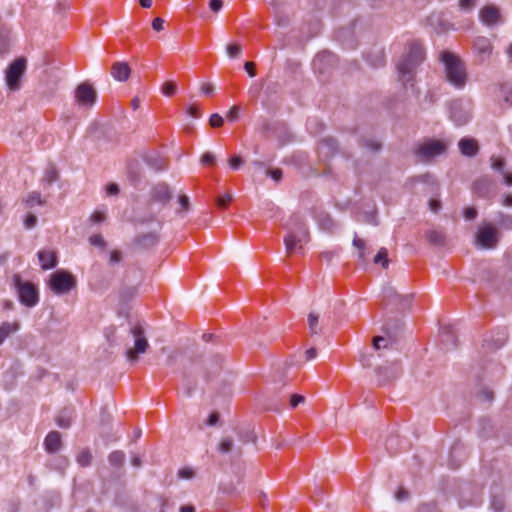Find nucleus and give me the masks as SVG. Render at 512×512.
<instances>
[{"mask_svg":"<svg viewBox=\"0 0 512 512\" xmlns=\"http://www.w3.org/2000/svg\"><path fill=\"white\" fill-rule=\"evenodd\" d=\"M287 234L284 237V245L287 254H292L296 250H302L303 245L310 241V233L305 218L295 213L291 215L284 225Z\"/></svg>","mask_w":512,"mask_h":512,"instance_id":"obj_1","label":"nucleus"},{"mask_svg":"<svg viewBox=\"0 0 512 512\" xmlns=\"http://www.w3.org/2000/svg\"><path fill=\"white\" fill-rule=\"evenodd\" d=\"M124 346L126 348L125 357L132 365L139 361L140 355L147 352L149 342L141 325L136 324L128 329Z\"/></svg>","mask_w":512,"mask_h":512,"instance_id":"obj_2","label":"nucleus"},{"mask_svg":"<svg viewBox=\"0 0 512 512\" xmlns=\"http://www.w3.org/2000/svg\"><path fill=\"white\" fill-rule=\"evenodd\" d=\"M425 53L422 46L418 43H412L408 52L398 64L400 80L406 84L413 80L417 67L423 62Z\"/></svg>","mask_w":512,"mask_h":512,"instance_id":"obj_3","label":"nucleus"},{"mask_svg":"<svg viewBox=\"0 0 512 512\" xmlns=\"http://www.w3.org/2000/svg\"><path fill=\"white\" fill-rule=\"evenodd\" d=\"M446 79L456 88H462L467 81L466 68L462 60L455 54L444 51L441 53Z\"/></svg>","mask_w":512,"mask_h":512,"instance_id":"obj_4","label":"nucleus"},{"mask_svg":"<svg viewBox=\"0 0 512 512\" xmlns=\"http://www.w3.org/2000/svg\"><path fill=\"white\" fill-rule=\"evenodd\" d=\"M12 282L22 305L32 308L39 303V292L35 284L24 281L19 274L13 275Z\"/></svg>","mask_w":512,"mask_h":512,"instance_id":"obj_5","label":"nucleus"},{"mask_svg":"<svg viewBox=\"0 0 512 512\" xmlns=\"http://www.w3.org/2000/svg\"><path fill=\"white\" fill-rule=\"evenodd\" d=\"M447 145L441 140L427 139L420 143L415 154L420 161L428 162L434 157L443 155L446 153Z\"/></svg>","mask_w":512,"mask_h":512,"instance_id":"obj_6","label":"nucleus"},{"mask_svg":"<svg viewBox=\"0 0 512 512\" xmlns=\"http://www.w3.org/2000/svg\"><path fill=\"white\" fill-rule=\"evenodd\" d=\"M27 60L24 57L15 59L5 70V81L11 91L20 89V81L26 71Z\"/></svg>","mask_w":512,"mask_h":512,"instance_id":"obj_7","label":"nucleus"},{"mask_svg":"<svg viewBox=\"0 0 512 512\" xmlns=\"http://www.w3.org/2000/svg\"><path fill=\"white\" fill-rule=\"evenodd\" d=\"M49 286L55 294L63 295L75 288L76 280L69 272L58 270L50 276Z\"/></svg>","mask_w":512,"mask_h":512,"instance_id":"obj_8","label":"nucleus"},{"mask_svg":"<svg viewBox=\"0 0 512 512\" xmlns=\"http://www.w3.org/2000/svg\"><path fill=\"white\" fill-rule=\"evenodd\" d=\"M498 229L486 223L475 234V244L482 249H493L499 241Z\"/></svg>","mask_w":512,"mask_h":512,"instance_id":"obj_9","label":"nucleus"},{"mask_svg":"<svg viewBox=\"0 0 512 512\" xmlns=\"http://www.w3.org/2000/svg\"><path fill=\"white\" fill-rule=\"evenodd\" d=\"M450 118L458 126L465 125L471 118L469 104L461 100L453 101L450 105Z\"/></svg>","mask_w":512,"mask_h":512,"instance_id":"obj_10","label":"nucleus"},{"mask_svg":"<svg viewBox=\"0 0 512 512\" xmlns=\"http://www.w3.org/2000/svg\"><path fill=\"white\" fill-rule=\"evenodd\" d=\"M97 99L96 90L89 83H81L75 90V100L79 105L91 107Z\"/></svg>","mask_w":512,"mask_h":512,"instance_id":"obj_11","label":"nucleus"},{"mask_svg":"<svg viewBox=\"0 0 512 512\" xmlns=\"http://www.w3.org/2000/svg\"><path fill=\"white\" fill-rule=\"evenodd\" d=\"M378 381L381 385L396 379L401 374V367L398 362H392L388 365H381L376 368Z\"/></svg>","mask_w":512,"mask_h":512,"instance_id":"obj_12","label":"nucleus"},{"mask_svg":"<svg viewBox=\"0 0 512 512\" xmlns=\"http://www.w3.org/2000/svg\"><path fill=\"white\" fill-rule=\"evenodd\" d=\"M496 184L489 176H482L473 183V191L480 197H490L495 194Z\"/></svg>","mask_w":512,"mask_h":512,"instance_id":"obj_13","label":"nucleus"},{"mask_svg":"<svg viewBox=\"0 0 512 512\" xmlns=\"http://www.w3.org/2000/svg\"><path fill=\"white\" fill-rule=\"evenodd\" d=\"M151 201L166 205L173 197V191L167 183H158L150 193Z\"/></svg>","mask_w":512,"mask_h":512,"instance_id":"obj_14","label":"nucleus"},{"mask_svg":"<svg viewBox=\"0 0 512 512\" xmlns=\"http://www.w3.org/2000/svg\"><path fill=\"white\" fill-rule=\"evenodd\" d=\"M479 17L486 26H494L501 22L499 9L493 5L484 6L479 12Z\"/></svg>","mask_w":512,"mask_h":512,"instance_id":"obj_15","label":"nucleus"},{"mask_svg":"<svg viewBox=\"0 0 512 512\" xmlns=\"http://www.w3.org/2000/svg\"><path fill=\"white\" fill-rule=\"evenodd\" d=\"M473 48L481 62L489 59L493 49L489 39L483 36H479L474 40Z\"/></svg>","mask_w":512,"mask_h":512,"instance_id":"obj_16","label":"nucleus"},{"mask_svg":"<svg viewBox=\"0 0 512 512\" xmlns=\"http://www.w3.org/2000/svg\"><path fill=\"white\" fill-rule=\"evenodd\" d=\"M318 150L320 155L324 156L325 158H330L338 152L339 147L337 141L334 138L326 137L319 142Z\"/></svg>","mask_w":512,"mask_h":512,"instance_id":"obj_17","label":"nucleus"},{"mask_svg":"<svg viewBox=\"0 0 512 512\" xmlns=\"http://www.w3.org/2000/svg\"><path fill=\"white\" fill-rule=\"evenodd\" d=\"M459 150L466 157H474L479 152V145L474 138H462L458 143Z\"/></svg>","mask_w":512,"mask_h":512,"instance_id":"obj_18","label":"nucleus"},{"mask_svg":"<svg viewBox=\"0 0 512 512\" xmlns=\"http://www.w3.org/2000/svg\"><path fill=\"white\" fill-rule=\"evenodd\" d=\"M37 256L43 270L52 269L57 265V255L54 251L41 250Z\"/></svg>","mask_w":512,"mask_h":512,"instance_id":"obj_19","label":"nucleus"},{"mask_svg":"<svg viewBox=\"0 0 512 512\" xmlns=\"http://www.w3.org/2000/svg\"><path fill=\"white\" fill-rule=\"evenodd\" d=\"M144 161L155 172L162 171L167 167L166 160L156 152L146 154Z\"/></svg>","mask_w":512,"mask_h":512,"instance_id":"obj_20","label":"nucleus"},{"mask_svg":"<svg viewBox=\"0 0 512 512\" xmlns=\"http://www.w3.org/2000/svg\"><path fill=\"white\" fill-rule=\"evenodd\" d=\"M131 73V69L126 62H116L113 64L111 74L117 81H126Z\"/></svg>","mask_w":512,"mask_h":512,"instance_id":"obj_21","label":"nucleus"},{"mask_svg":"<svg viewBox=\"0 0 512 512\" xmlns=\"http://www.w3.org/2000/svg\"><path fill=\"white\" fill-rule=\"evenodd\" d=\"M44 446L49 453L57 452L61 447V434L57 431L50 432L44 440Z\"/></svg>","mask_w":512,"mask_h":512,"instance_id":"obj_22","label":"nucleus"},{"mask_svg":"<svg viewBox=\"0 0 512 512\" xmlns=\"http://www.w3.org/2000/svg\"><path fill=\"white\" fill-rule=\"evenodd\" d=\"M314 217L318 222L321 230L329 231L333 228L334 223L331 216L324 210H314Z\"/></svg>","mask_w":512,"mask_h":512,"instance_id":"obj_23","label":"nucleus"},{"mask_svg":"<svg viewBox=\"0 0 512 512\" xmlns=\"http://www.w3.org/2000/svg\"><path fill=\"white\" fill-rule=\"evenodd\" d=\"M159 241V236L156 232H149L136 237L135 242L142 248H149L156 245Z\"/></svg>","mask_w":512,"mask_h":512,"instance_id":"obj_24","label":"nucleus"},{"mask_svg":"<svg viewBox=\"0 0 512 512\" xmlns=\"http://www.w3.org/2000/svg\"><path fill=\"white\" fill-rule=\"evenodd\" d=\"M73 414V408L65 407L56 417V424L63 429L69 428L72 422Z\"/></svg>","mask_w":512,"mask_h":512,"instance_id":"obj_25","label":"nucleus"},{"mask_svg":"<svg viewBox=\"0 0 512 512\" xmlns=\"http://www.w3.org/2000/svg\"><path fill=\"white\" fill-rule=\"evenodd\" d=\"M20 325L18 322H3L0 325V345L8 338L11 334L18 331Z\"/></svg>","mask_w":512,"mask_h":512,"instance_id":"obj_26","label":"nucleus"},{"mask_svg":"<svg viewBox=\"0 0 512 512\" xmlns=\"http://www.w3.org/2000/svg\"><path fill=\"white\" fill-rule=\"evenodd\" d=\"M425 237L427 241L435 246H443L446 241V236L442 231L438 230H427L425 232Z\"/></svg>","mask_w":512,"mask_h":512,"instance_id":"obj_27","label":"nucleus"},{"mask_svg":"<svg viewBox=\"0 0 512 512\" xmlns=\"http://www.w3.org/2000/svg\"><path fill=\"white\" fill-rule=\"evenodd\" d=\"M395 339L388 333L387 337L384 336H376L373 338V347L375 350H380L381 348L389 349L392 347Z\"/></svg>","mask_w":512,"mask_h":512,"instance_id":"obj_28","label":"nucleus"},{"mask_svg":"<svg viewBox=\"0 0 512 512\" xmlns=\"http://www.w3.org/2000/svg\"><path fill=\"white\" fill-rule=\"evenodd\" d=\"M234 449V441L231 437H223L217 445V450L222 454H228Z\"/></svg>","mask_w":512,"mask_h":512,"instance_id":"obj_29","label":"nucleus"},{"mask_svg":"<svg viewBox=\"0 0 512 512\" xmlns=\"http://www.w3.org/2000/svg\"><path fill=\"white\" fill-rule=\"evenodd\" d=\"M373 262L375 264H380L382 268L387 269L389 266V259H388V251L386 248L382 247L379 249L377 254L375 255Z\"/></svg>","mask_w":512,"mask_h":512,"instance_id":"obj_30","label":"nucleus"},{"mask_svg":"<svg viewBox=\"0 0 512 512\" xmlns=\"http://www.w3.org/2000/svg\"><path fill=\"white\" fill-rule=\"evenodd\" d=\"M109 463L114 467H121L125 461V454L120 451H113L108 456Z\"/></svg>","mask_w":512,"mask_h":512,"instance_id":"obj_31","label":"nucleus"},{"mask_svg":"<svg viewBox=\"0 0 512 512\" xmlns=\"http://www.w3.org/2000/svg\"><path fill=\"white\" fill-rule=\"evenodd\" d=\"M76 460L81 467H87L91 463L92 454L89 449H83L77 454Z\"/></svg>","mask_w":512,"mask_h":512,"instance_id":"obj_32","label":"nucleus"},{"mask_svg":"<svg viewBox=\"0 0 512 512\" xmlns=\"http://www.w3.org/2000/svg\"><path fill=\"white\" fill-rule=\"evenodd\" d=\"M179 209L176 210V214L183 216L190 210V200L185 194H181L178 197Z\"/></svg>","mask_w":512,"mask_h":512,"instance_id":"obj_33","label":"nucleus"},{"mask_svg":"<svg viewBox=\"0 0 512 512\" xmlns=\"http://www.w3.org/2000/svg\"><path fill=\"white\" fill-rule=\"evenodd\" d=\"M318 321H319L318 314L313 313V312L309 313L308 325H309V329H310V332L312 335H316L321 332V330L318 328Z\"/></svg>","mask_w":512,"mask_h":512,"instance_id":"obj_34","label":"nucleus"},{"mask_svg":"<svg viewBox=\"0 0 512 512\" xmlns=\"http://www.w3.org/2000/svg\"><path fill=\"white\" fill-rule=\"evenodd\" d=\"M353 246L358 249V258L361 261H365L366 259V253H365V242L364 240L357 237V235L354 236L353 239Z\"/></svg>","mask_w":512,"mask_h":512,"instance_id":"obj_35","label":"nucleus"},{"mask_svg":"<svg viewBox=\"0 0 512 512\" xmlns=\"http://www.w3.org/2000/svg\"><path fill=\"white\" fill-rule=\"evenodd\" d=\"M490 162H491V168L501 174H503V172H505L504 168H505V160L504 158L502 157H496V156H491L490 158Z\"/></svg>","mask_w":512,"mask_h":512,"instance_id":"obj_36","label":"nucleus"},{"mask_svg":"<svg viewBox=\"0 0 512 512\" xmlns=\"http://www.w3.org/2000/svg\"><path fill=\"white\" fill-rule=\"evenodd\" d=\"M384 293H385V296H386L388 299H393V300H395V301H397V300H403V301H407V302H409V301H410V298H411V296H410V295H407V296L399 295L393 287H387V288L385 289Z\"/></svg>","mask_w":512,"mask_h":512,"instance_id":"obj_37","label":"nucleus"},{"mask_svg":"<svg viewBox=\"0 0 512 512\" xmlns=\"http://www.w3.org/2000/svg\"><path fill=\"white\" fill-rule=\"evenodd\" d=\"M477 398L482 402L491 403L494 400V393L488 388H483L478 392Z\"/></svg>","mask_w":512,"mask_h":512,"instance_id":"obj_38","label":"nucleus"},{"mask_svg":"<svg viewBox=\"0 0 512 512\" xmlns=\"http://www.w3.org/2000/svg\"><path fill=\"white\" fill-rule=\"evenodd\" d=\"M44 202L41 199V194L38 192H32L26 199V204L29 207H33L35 204L42 205Z\"/></svg>","mask_w":512,"mask_h":512,"instance_id":"obj_39","label":"nucleus"},{"mask_svg":"<svg viewBox=\"0 0 512 512\" xmlns=\"http://www.w3.org/2000/svg\"><path fill=\"white\" fill-rule=\"evenodd\" d=\"M263 88V83L262 82H254L251 84L249 90H248V94L251 98L253 99H256L259 97L260 93H261V90Z\"/></svg>","mask_w":512,"mask_h":512,"instance_id":"obj_40","label":"nucleus"},{"mask_svg":"<svg viewBox=\"0 0 512 512\" xmlns=\"http://www.w3.org/2000/svg\"><path fill=\"white\" fill-rule=\"evenodd\" d=\"M162 93L165 95V96H172L174 95V93L176 92L177 90V86H176V83L175 82H172V81H166L163 85H162Z\"/></svg>","mask_w":512,"mask_h":512,"instance_id":"obj_41","label":"nucleus"},{"mask_svg":"<svg viewBox=\"0 0 512 512\" xmlns=\"http://www.w3.org/2000/svg\"><path fill=\"white\" fill-rule=\"evenodd\" d=\"M226 51L230 58H237L242 52V47L239 44H229L226 47Z\"/></svg>","mask_w":512,"mask_h":512,"instance_id":"obj_42","label":"nucleus"},{"mask_svg":"<svg viewBox=\"0 0 512 512\" xmlns=\"http://www.w3.org/2000/svg\"><path fill=\"white\" fill-rule=\"evenodd\" d=\"M360 144L362 147H364L370 151H373V152H377L380 149L379 143H377L373 139H362Z\"/></svg>","mask_w":512,"mask_h":512,"instance_id":"obj_43","label":"nucleus"},{"mask_svg":"<svg viewBox=\"0 0 512 512\" xmlns=\"http://www.w3.org/2000/svg\"><path fill=\"white\" fill-rule=\"evenodd\" d=\"M239 439L243 443H248V442L254 443L256 441V435L251 430H245V431L239 432Z\"/></svg>","mask_w":512,"mask_h":512,"instance_id":"obj_44","label":"nucleus"},{"mask_svg":"<svg viewBox=\"0 0 512 512\" xmlns=\"http://www.w3.org/2000/svg\"><path fill=\"white\" fill-rule=\"evenodd\" d=\"M366 59L374 67H380L385 63V56L382 51H377L375 60H372L370 56H367Z\"/></svg>","mask_w":512,"mask_h":512,"instance_id":"obj_45","label":"nucleus"},{"mask_svg":"<svg viewBox=\"0 0 512 512\" xmlns=\"http://www.w3.org/2000/svg\"><path fill=\"white\" fill-rule=\"evenodd\" d=\"M228 164L231 169L237 170L244 164V160L240 156L234 155L231 158H229Z\"/></svg>","mask_w":512,"mask_h":512,"instance_id":"obj_46","label":"nucleus"},{"mask_svg":"<svg viewBox=\"0 0 512 512\" xmlns=\"http://www.w3.org/2000/svg\"><path fill=\"white\" fill-rule=\"evenodd\" d=\"M58 178V173L54 167L47 169L44 180L50 185Z\"/></svg>","mask_w":512,"mask_h":512,"instance_id":"obj_47","label":"nucleus"},{"mask_svg":"<svg viewBox=\"0 0 512 512\" xmlns=\"http://www.w3.org/2000/svg\"><path fill=\"white\" fill-rule=\"evenodd\" d=\"M89 242H90L91 245L97 246V247H100V248H103L106 245V242H105L104 238L101 235H99V234L91 236L89 238Z\"/></svg>","mask_w":512,"mask_h":512,"instance_id":"obj_48","label":"nucleus"},{"mask_svg":"<svg viewBox=\"0 0 512 512\" xmlns=\"http://www.w3.org/2000/svg\"><path fill=\"white\" fill-rule=\"evenodd\" d=\"M136 293H137L136 286H130V287L123 288L120 292L121 297L124 299L132 298L136 295Z\"/></svg>","mask_w":512,"mask_h":512,"instance_id":"obj_49","label":"nucleus"},{"mask_svg":"<svg viewBox=\"0 0 512 512\" xmlns=\"http://www.w3.org/2000/svg\"><path fill=\"white\" fill-rule=\"evenodd\" d=\"M269 5L272 7L274 15L283 12V0H269Z\"/></svg>","mask_w":512,"mask_h":512,"instance_id":"obj_50","label":"nucleus"},{"mask_svg":"<svg viewBox=\"0 0 512 512\" xmlns=\"http://www.w3.org/2000/svg\"><path fill=\"white\" fill-rule=\"evenodd\" d=\"M231 199H232V195L230 193H225L224 195L219 196L216 199V203L220 208H225L228 205V203L231 201Z\"/></svg>","mask_w":512,"mask_h":512,"instance_id":"obj_51","label":"nucleus"},{"mask_svg":"<svg viewBox=\"0 0 512 512\" xmlns=\"http://www.w3.org/2000/svg\"><path fill=\"white\" fill-rule=\"evenodd\" d=\"M275 23L277 26L286 27L289 24V18L283 12L274 15Z\"/></svg>","mask_w":512,"mask_h":512,"instance_id":"obj_52","label":"nucleus"},{"mask_svg":"<svg viewBox=\"0 0 512 512\" xmlns=\"http://www.w3.org/2000/svg\"><path fill=\"white\" fill-rule=\"evenodd\" d=\"M209 123L212 127H220L224 123V119L221 115L215 113L210 116Z\"/></svg>","mask_w":512,"mask_h":512,"instance_id":"obj_53","label":"nucleus"},{"mask_svg":"<svg viewBox=\"0 0 512 512\" xmlns=\"http://www.w3.org/2000/svg\"><path fill=\"white\" fill-rule=\"evenodd\" d=\"M215 155L211 152H206L202 155L200 162L204 165H212L215 162Z\"/></svg>","mask_w":512,"mask_h":512,"instance_id":"obj_54","label":"nucleus"},{"mask_svg":"<svg viewBox=\"0 0 512 512\" xmlns=\"http://www.w3.org/2000/svg\"><path fill=\"white\" fill-rule=\"evenodd\" d=\"M305 401V397L300 394H292L290 397V407L296 408L300 403Z\"/></svg>","mask_w":512,"mask_h":512,"instance_id":"obj_55","label":"nucleus"},{"mask_svg":"<svg viewBox=\"0 0 512 512\" xmlns=\"http://www.w3.org/2000/svg\"><path fill=\"white\" fill-rule=\"evenodd\" d=\"M37 224V217L34 214H28L24 220V225L27 229L35 227Z\"/></svg>","mask_w":512,"mask_h":512,"instance_id":"obj_56","label":"nucleus"},{"mask_svg":"<svg viewBox=\"0 0 512 512\" xmlns=\"http://www.w3.org/2000/svg\"><path fill=\"white\" fill-rule=\"evenodd\" d=\"M409 492L404 489V488H400L396 493H395V499L399 502H402V501H406L409 499Z\"/></svg>","mask_w":512,"mask_h":512,"instance_id":"obj_57","label":"nucleus"},{"mask_svg":"<svg viewBox=\"0 0 512 512\" xmlns=\"http://www.w3.org/2000/svg\"><path fill=\"white\" fill-rule=\"evenodd\" d=\"M209 8L212 12L218 13L223 8L222 0H210Z\"/></svg>","mask_w":512,"mask_h":512,"instance_id":"obj_58","label":"nucleus"},{"mask_svg":"<svg viewBox=\"0 0 512 512\" xmlns=\"http://www.w3.org/2000/svg\"><path fill=\"white\" fill-rule=\"evenodd\" d=\"M267 175H269L273 180L276 182L280 181L282 178V170L281 169H269L266 172Z\"/></svg>","mask_w":512,"mask_h":512,"instance_id":"obj_59","label":"nucleus"},{"mask_svg":"<svg viewBox=\"0 0 512 512\" xmlns=\"http://www.w3.org/2000/svg\"><path fill=\"white\" fill-rule=\"evenodd\" d=\"M463 215L467 220H473L477 216V210L473 207H467L464 209Z\"/></svg>","mask_w":512,"mask_h":512,"instance_id":"obj_60","label":"nucleus"},{"mask_svg":"<svg viewBox=\"0 0 512 512\" xmlns=\"http://www.w3.org/2000/svg\"><path fill=\"white\" fill-rule=\"evenodd\" d=\"M122 260V253L119 250H114L110 254V264H118Z\"/></svg>","mask_w":512,"mask_h":512,"instance_id":"obj_61","label":"nucleus"},{"mask_svg":"<svg viewBox=\"0 0 512 512\" xmlns=\"http://www.w3.org/2000/svg\"><path fill=\"white\" fill-rule=\"evenodd\" d=\"M164 23H165L164 19L157 17L152 21V28L155 31L160 32L164 29Z\"/></svg>","mask_w":512,"mask_h":512,"instance_id":"obj_62","label":"nucleus"},{"mask_svg":"<svg viewBox=\"0 0 512 512\" xmlns=\"http://www.w3.org/2000/svg\"><path fill=\"white\" fill-rule=\"evenodd\" d=\"M106 216L104 213L102 212H99V211H95L91 217H90V220L91 222L95 223V224H98V223H101L105 220Z\"/></svg>","mask_w":512,"mask_h":512,"instance_id":"obj_63","label":"nucleus"},{"mask_svg":"<svg viewBox=\"0 0 512 512\" xmlns=\"http://www.w3.org/2000/svg\"><path fill=\"white\" fill-rule=\"evenodd\" d=\"M500 225L506 228L512 227V217L509 215L501 214V219L499 221Z\"/></svg>","mask_w":512,"mask_h":512,"instance_id":"obj_64","label":"nucleus"}]
</instances>
